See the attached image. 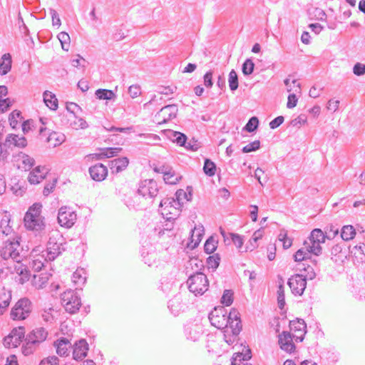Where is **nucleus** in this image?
Instances as JSON below:
<instances>
[{
    "mask_svg": "<svg viewBox=\"0 0 365 365\" xmlns=\"http://www.w3.org/2000/svg\"><path fill=\"white\" fill-rule=\"evenodd\" d=\"M21 237L7 240L0 250V256L3 259H11L15 262H22L26 257V252L20 245Z\"/></svg>",
    "mask_w": 365,
    "mask_h": 365,
    "instance_id": "f257e3e1",
    "label": "nucleus"
},
{
    "mask_svg": "<svg viewBox=\"0 0 365 365\" xmlns=\"http://www.w3.org/2000/svg\"><path fill=\"white\" fill-rule=\"evenodd\" d=\"M42 205L34 203L26 212L24 221L27 230L41 232L45 229L44 217L41 215Z\"/></svg>",
    "mask_w": 365,
    "mask_h": 365,
    "instance_id": "f03ea898",
    "label": "nucleus"
},
{
    "mask_svg": "<svg viewBox=\"0 0 365 365\" xmlns=\"http://www.w3.org/2000/svg\"><path fill=\"white\" fill-rule=\"evenodd\" d=\"M66 250V242L58 230L52 231L47 243V258L53 261Z\"/></svg>",
    "mask_w": 365,
    "mask_h": 365,
    "instance_id": "7ed1b4c3",
    "label": "nucleus"
},
{
    "mask_svg": "<svg viewBox=\"0 0 365 365\" xmlns=\"http://www.w3.org/2000/svg\"><path fill=\"white\" fill-rule=\"evenodd\" d=\"M47 336L48 332L43 327L33 329L25 339V344L22 346V353L25 356L32 354L37 346L46 339Z\"/></svg>",
    "mask_w": 365,
    "mask_h": 365,
    "instance_id": "20e7f679",
    "label": "nucleus"
},
{
    "mask_svg": "<svg viewBox=\"0 0 365 365\" xmlns=\"http://www.w3.org/2000/svg\"><path fill=\"white\" fill-rule=\"evenodd\" d=\"M188 289L195 295H202L208 289L209 283L207 276L200 272L190 275L187 281Z\"/></svg>",
    "mask_w": 365,
    "mask_h": 365,
    "instance_id": "39448f33",
    "label": "nucleus"
},
{
    "mask_svg": "<svg viewBox=\"0 0 365 365\" xmlns=\"http://www.w3.org/2000/svg\"><path fill=\"white\" fill-rule=\"evenodd\" d=\"M61 304L65 310L70 314H75L81 306L80 297L72 289L65 291L61 295Z\"/></svg>",
    "mask_w": 365,
    "mask_h": 365,
    "instance_id": "423d86ee",
    "label": "nucleus"
},
{
    "mask_svg": "<svg viewBox=\"0 0 365 365\" xmlns=\"http://www.w3.org/2000/svg\"><path fill=\"white\" fill-rule=\"evenodd\" d=\"M32 310L31 302L28 298L20 299L11 311V318L14 320L26 319Z\"/></svg>",
    "mask_w": 365,
    "mask_h": 365,
    "instance_id": "0eeeda50",
    "label": "nucleus"
},
{
    "mask_svg": "<svg viewBox=\"0 0 365 365\" xmlns=\"http://www.w3.org/2000/svg\"><path fill=\"white\" fill-rule=\"evenodd\" d=\"M208 318L211 324L218 329H228L229 314L223 307H215Z\"/></svg>",
    "mask_w": 365,
    "mask_h": 365,
    "instance_id": "6e6552de",
    "label": "nucleus"
},
{
    "mask_svg": "<svg viewBox=\"0 0 365 365\" xmlns=\"http://www.w3.org/2000/svg\"><path fill=\"white\" fill-rule=\"evenodd\" d=\"M67 113L61 116V121L63 125L70 126L74 129H85L88 127L87 122L81 118H78L73 111H71L69 106L66 107Z\"/></svg>",
    "mask_w": 365,
    "mask_h": 365,
    "instance_id": "1a4fd4ad",
    "label": "nucleus"
},
{
    "mask_svg": "<svg viewBox=\"0 0 365 365\" xmlns=\"http://www.w3.org/2000/svg\"><path fill=\"white\" fill-rule=\"evenodd\" d=\"M57 219L61 227L71 228L77 220V215L72 208L63 206L58 210Z\"/></svg>",
    "mask_w": 365,
    "mask_h": 365,
    "instance_id": "9d476101",
    "label": "nucleus"
},
{
    "mask_svg": "<svg viewBox=\"0 0 365 365\" xmlns=\"http://www.w3.org/2000/svg\"><path fill=\"white\" fill-rule=\"evenodd\" d=\"M158 187L155 180L147 179L140 181L138 188V194L145 198L153 199L158 195Z\"/></svg>",
    "mask_w": 365,
    "mask_h": 365,
    "instance_id": "9b49d317",
    "label": "nucleus"
},
{
    "mask_svg": "<svg viewBox=\"0 0 365 365\" xmlns=\"http://www.w3.org/2000/svg\"><path fill=\"white\" fill-rule=\"evenodd\" d=\"M159 206L163 208V215H170L169 219H177L180 215L181 208L178 207L174 197L163 199Z\"/></svg>",
    "mask_w": 365,
    "mask_h": 365,
    "instance_id": "f8f14e48",
    "label": "nucleus"
},
{
    "mask_svg": "<svg viewBox=\"0 0 365 365\" xmlns=\"http://www.w3.org/2000/svg\"><path fill=\"white\" fill-rule=\"evenodd\" d=\"M287 284L293 294L302 296L307 287V277L296 274L288 279Z\"/></svg>",
    "mask_w": 365,
    "mask_h": 365,
    "instance_id": "ddd939ff",
    "label": "nucleus"
},
{
    "mask_svg": "<svg viewBox=\"0 0 365 365\" xmlns=\"http://www.w3.org/2000/svg\"><path fill=\"white\" fill-rule=\"evenodd\" d=\"M12 272L16 274L15 277L16 282L21 284L28 282L31 277V272L28 267L21 262H16Z\"/></svg>",
    "mask_w": 365,
    "mask_h": 365,
    "instance_id": "4468645a",
    "label": "nucleus"
},
{
    "mask_svg": "<svg viewBox=\"0 0 365 365\" xmlns=\"http://www.w3.org/2000/svg\"><path fill=\"white\" fill-rule=\"evenodd\" d=\"M228 328L230 329L232 336L235 337H236L242 330L240 313L235 308H232L229 312Z\"/></svg>",
    "mask_w": 365,
    "mask_h": 365,
    "instance_id": "2eb2a0df",
    "label": "nucleus"
},
{
    "mask_svg": "<svg viewBox=\"0 0 365 365\" xmlns=\"http://www.w3.org/2000/svg\"><path fill=\"white\" fill-rule=\"evenodd\" d=\"M184 332L187 339L196 341L202 335L203 330L201 324L188 323L185 326Z\"/></svg>",
    "mask_w": 365,
    "mask_h": 365,
    "instance_id": "dca6fc26",
    "label": "nucleus"
},
{
    "mask_svg": "<svg viewBox=\"0 0 365 365\" xmlns=\"http://www.w3.org/2000/svg\"><path fill=\"white\" fill-rule=\"evenodd\" d=\"M3 145L5 148H12L14 147L23 148L27 145V140L24 136H19L16 134H9Z\"/></svg>",
    "mask_w": 365,
    "mask_h": 365,
    "instance_id": "f3484780",
    "label": "nucleus"
},
{
    "mask_svg": "<svg viewBox=\"0 0 365 365\" xmlns=\"http://www.w3.org/2000/svg\"><path fill=\"white\" fill-rule=\"evenodd\" d=\"M178 111V108L175 104L167 105L163 107L157 114L158 118H162L161 122L159 123H165L176 118Z\"/></svg>",
    "mask_w": 365,
    "mask_h": 365,
    "instance_id": "a211bd4d",
    "label": "nucleus"
},
{
    "mask_svg": "<svg viewBox=\"0 0 365 365\" xmlns=\"http://www.w3.org/2000/svg\"><path fill=\"white\" fill-rule=\"evenodd\" d=\"M14 158L18 163V168L25 171L30 170L35 164V160L23 152H19Z\"/></svg>",
    "mask_w": 365,
    "mask_h": 365,
    "instance_id": "6ab92c4d",
    "label": "nucleus"
},
{
    "mask_svg": "<svg viewBox=\"0 0 365 365\" xmlns=\"http://www.w3.org/2000/svg\"><path fill=\"white\" fill-rule=\"evenodd\" d=\"M290 330L294 332H299V335L293 334V337L296 341H302L306 333L307 325L304 321L302 319H297L296 320L290 321L289 322Z\"/></svg>",
    "mask_w": 365,
    "mask_h": 365,
    "instance_id": "aec40b11",
    "label": "nucleus"
},
{
    "mask_svg": "<svg viewBox=\"0 0 365 365\" xmlns=\"http://www.w3.org/2000/svg\"><path fill=\"white\" fill-rule=\"evenodd\" d=\"M88 172L91 178L97 182L104 180L108 175V168L102 163H97L90 167Z\"/></svg>",
    "mask_w": 365,
    "mask_h": 365,
    "instance_id": "412c9836",
    "label": "nucleus"
},
{
    "mask_svg": "<svg viewBox=\"0 0 365 365\" xmlns=\"http://www.w3.org/2000/svg\"><path fill=\"white\" fill-rule=\"evenodd\" d=\"M293 338V335L289 332L283 331L279 335L280 348L288 353H292L295 349V345L292 341Z\"/></svg>",
    "mask_w": 365,
    "mask_h": 365,
    "instance_id": "4be33fe9",
    "label": "nucleus"
},
{
    "mask_svg": "<svg viewBox=\"0 0 365 365\" xmlns=\"http://www.w3.org/2000/svg\"><path fill=\"white\" fill-rule=\"evenodd\" d=\"M88 344L86 339H80L73 346V357L75 360H82L87 356Z\"/></svg>",
    "mask_w": 365,
    "mask_h": 365,
    "instance_id": "5701e85b",
    "label": "nucleus"
},
{
    "mask_svg": "<svg viewBox=\"0 0 365 365\" xmlns=\"http://www.w3.org/2000/svg\"><path fill=\"white\" fill-rule=\"evenodd\" d=\"M168 307L175 316L183 312L185 309V304L182 302V296L180 294L175 295L169 300Z\"/></svg>",
    "mask_w": 365,
    "mask_h": 365,
    "instance_id": "b1692460",
    "label": "nucleus"
},
{
    "mask_svg": "<svg viewBox=\"0 0 365 365\" xmlns=\"http://www.w3.org/2000/svg\"><path fill=\"white\" fill-rule=\"evenodd\" d=\"M48 169L45 166H37L29 173L28 180L31 184H38L46 176Z\"/></svg>",
    "mask_w": 365,
    "mask_h": 365,
    "instance_id": "393cba45",
    "label": "nucleus"
},
{
    "mask_svg": "<svg viewBox=\"0 0 365 365\" xmlns=\"http://www.w3.org/2000/svg\"><path fill=\"white\" fill-rule=\"evenodd\" d=\"M129 164V160L126 157L115 158L109 162V167L113 174H117L124 170Z\"/></svg>",
    "mask_w": 365,
    "mask_h": 365,
    "instance_id": "a878e982",
    "label": "nucleus"
},
{
    "mask_svg": "<svg viewBox=\"0 0 365 365\" xmlns=\"http://www.w3.org/2000/svg\"><path fill=\"white\" fill-rule=\"evenodd\" d=\"M57 354L61 356H67L71 344L68 339L61 337L54 342Z\"/></svg>",
    "mask_w": 365,
    "mask_h": 365,
    "instance_id": "bb28decb",
    "label": "nucleus"
},
{
    "mask_svg": "<svg viewBox=\"0 0 365 365\" xmlns=\"http://www.w3.org/2000/svg\"><path fill=\"white\" fill-rule=\"evenodd\" d=\"M11 300V292L3 289L0 293V314H3L9 307Z\"/></svg>",
    "mask_w": 365,
    "mask_h": 365,
    "instance_id": "cd10ccee",
    "label": "nucleus"
},
{
    "mask_svg": "<svg viewBox=\"0 0 365 365\" xmlns=\"http://www.w3.org/2000/svg\"><path fill=\"white\" fill-rule=\"evenodd\" d=\"M331 259L335 263L343 262L344 259L346 258V252L343 251L342 247L340 245H336L331 249Z\"/></svg>",
    "mask_w": 365,
    "mask_h": 365,
    "instance_id": "c85d7f7f",
    "label": "nucleus"
},
{
    "mask_svg": "<svg viewBox=\"0 0 365 365\" xmlns=\"http://www.w3.org/2000/svg\"><path fill=\"white\" fill-rule=\"evenodd\" d=\"M11 56L10 53H5L1 56L0 61V75L7 74L11 68Z\"/></svg>",
    "mask_w": 365,
    "mask_h": 365,
    "instance_id": "c756f323",
    "label": "nucleus"
},
{
    "mask_svg": "<svg viewBox=\"0 0 365 365\" xmlns=\"http://www.w3.org/2000/svg\"><path fill=\"white\" fill-rule=\"evenodd\" d=\"M65 140V135L58 132H51L46 138V141L49 143V146L53 148L61 145Z\"/></svg>",
    "mask_w": 365,
    "mask_h": 365,
    "instance_id": "7c9ffc66",
    "label": "nucleus"
},
{
    "mask_svg": "<svg viewBox=\"0 0 365 365\" xmlns=\"http://www.w3.org/2000/svg\"><path fill=\"white\" fill-rule=\"evenodd\" d=\"M168 137L173 143H175L180 146L185 145L187 139L186 135L184 133L173 130L169 131Z\"/></svg>",
    "mask_w": 365,
    "mask_h": 365,
    "instance_id": "2f4dec72",
    "label": "nucleus"
},
{
    "mask_svg": "<svg viewBox=\"0 0 365 365\" xmlns=\"http://www.w3.org/2000/svg\"><path fill=\"white\" fill-rule=\"evenodd\" d=\"M9 334L13 336L14 347H17L25 336L24 328L22 327L14 328Z\"/></svg>",
    "mask_w": 365,
    "mask_h": 365,
    "instance_id": "473e14b6",
    "label": "nucleus"
},
{
    "mask_svg": "<svg viewBox=\"0 0 365 365\" xmlns=\"http://www.w3.org/2000/svg\"><path fill=\"white\" fill-rule=\"evenodd\" d=\"M43 101L45 104L51 110H56L58 108V100L55 95L48 91L43 93Z\"/></svg>",
    "mask_w": 365,
    "mask_h": 365,
    "instance_id": "72a5a7b5",
    "label": "nucleus"
},
{
    "mask_svg": "<svg viewBox=\"0 0 365 365\" xmlns=\"http://www.w3.org/2000/svg\"><path fill=\"white\" fill-rule=\"evenodd\" d=\"M311 252L304 242L303 247L298 250L294 255V259L295 262H302L310 257Z\"/></svg>",
    "mask_w": 365,
    "mask_h": 365,
    "instance_id": "f704fd0d",
    "label": "nucleus"
},
{
    "mask_svg": "<svg viewBox=\"0 0 365 365\" xmlns=\"http://www.w3.org/2000/svg\"><path fill=\"white\" fill-rule=\"evenodd\" d=\"M356 235V230L352 225H344L341 230V237L344 241L352 240Z\"/></svg>",
    "mask_w": 365,
    "mask_h": 365,
    "instance_id": "c9c22d12",
    "label": "nucleus"
},
{
    "mask_svg": "<svg viewBox=\"0 0 365 365\" xmlns=\"http://www.w3.org/2000/svg\"><path fill=\"white\" fill-rule=\"evenodd\" d=\"M175 200L177 203L178 207H182L184 203V201H190L192 200V193H190V197L187 198V193L182 189L178 190L175 195Z\"/></svg>",
    "mask_w": 365,
    "mask_h": 365,
    "instance_id": "e433bc0d",
    "label": "nucleus"
},
{
    "mask_svg": "<svg viewBox=\"0 0 365 365\" xmlns=\"http://www.w3.org/2000/svg\"><path fill=\"white\" fill-rule=\"evenodd\" d=\"M72 280L75 284H76V289H78V286L83 285L86 282V277L85 276L84 270H76L73 272L72 276Z\"/></svg>",
    "mask_w": 365,
    "mask_h": 365,
    "instance_id": "4c0bfd02",
    "label": "nucleus"
},
{
    "mask_svg": "<svg viewBox=\"0 0 365 365\" xmlns=\"http://www.w3.org/2000/svg\"><path fill=\"white\" fill-rule=\"evenodd\" d=\"M326 236L320 229H314L307 241H314L317 242H324Z\"/></svg>",
    "mask_w": 365,
    "mask_h": 365,
    "instance_id": "58836bf2",
    "label": "nucleus"
},
{
    "mask_svg": "<svg viewBox=\"0 0 365 365\" xmlns=\"http://www.w3.org/2000/svg\"><path fill=\"white\" fill-rule=\"evenodd\" d=\"M96 96L101 100H111L115 96L113 91L102 88L96 91Z\"/></svg>",
    "mask_w": 365,
    "mask_h": 365,
    "instance_id": "ea45409f",
    "label": "nucleus"
},
{
    "mask_svg": "<svg viewBox=\"0 0 365 365\" xmlns=\"http://www.w3.org/2000/svg\"><path fill=\"white\" fill-rule=\"evenodd\" d=\"M228 83L229 87L232 91H235L238 88V76L234 69H232L229 73Z\"/></svg>",
    "mask_w": 365,
    "mask_h": 365,
    "instance_id": "a19ab883",
    "label": "nucleus"
},
{
    "mask_svg": "<svg viewBox=\"0 0 365 365\" xmlns=\"http://www.w3.org/2000/svg\"><path fill=\"white\" fill-rule=\"evenodd\" d=\"M203 170L207 175L210 177L214 176L216 173V165L211 160L205 159L204 162Z\"/></svg>",
    "mask_w": 365,
    "mask_h": 365,
    "instance_id": "79ce46f5",
    "label": "nucleus"
},
{
    "mask_svg": "<svg viewBox=\"0 0 365 365\" xmlns=\"http://www.w3.org/2000/svg\"><path fill=\"white\" fill-rule=\"evenodd\" d=\"M217 241H216L213 237H210L206 240V242L204 245L205 252L207 254L213 253L217 247Z\"/></svg>",
    "mask_w": 365,
    "mask_h": 365,
    "instance_id": "37998d69",
    "label": "nucleus"
},
{
    "mask_svg": "<svg viewBox=\"0 0 365 365\" xmlns=\"http://www.w3.org/2000/svg\"><path fill=\"white\" fill-rule=\"evenodd\" d=\"M10 222V215L5 214L0 222V228L2 229L1 232L5 235H9L11 231V227L9 225Z\"/></svg>",
    "mask_w": 365,
    "mask_h": 365,
    "instance_id": "c03bdc74",
    "label": "nucleus"
},
{
    "mask_svg": "<svg viewBox=\"0 0 365 365\" xmlns=\"http://www.w3.org/2000/svg\"><path fill=\"white\" fill-rule=\"evenodd\" d=\"M255 68V63L250 58H247L242 66V72L244 76H250L251 75Z\"/></svg>",
    "mask_w": 365,
    "mask_h": 365,
    "instance_id": "a18cd8bd",
    "label": "nucleus"
},
{
    "mask_svg": "<svg viewBox=\"0 0 365 365\" xmlns=\"http://www.w3.org/2000/svg\"><path fill=\"white\" fill-rule=\"evenodd\" d=\"M306 246L309 250V252L312 254L315 255H319L322 253V247L321 244L322 242H317L314 241H304Z\"/></svg>",
    "mask_w": 365,
    "mask_h": 365,
    "instance_id": "49530a36",
    "label": "nucleus"
},
{
    "mask_svg": "<svg viewBox=\"0 0 365 365\" xmlns=\"http://www.w3.org/2000/svg\"><path fill=\"white\" fill-rule=\"evenodd\" d=\"M58 38L61 42V47L64 51H68L70 48V36L64 31H62L58 34Z\"/></svg>",
    "mask_w": 365,
    "mask_h": 365,
    "instance_id": "de8ad7c7",
    "label": "nucleus"
},
{
    "mask_svg": "<svg viewBox=\"0 0 365 365\" xmlns=\"http://www.w3.org/2000/svg\"><path fill=\"white\" fill-rule=\"evenodd\" d=\"M100 151H103L105 158H110L117 156L121 152L122 148H102L98 149Z\"/></svg>",
    "mask_w": 365,
    "mask_h": 365,
    "instance_id": "09e8293b",
    "label": "nucleus"
},
{
    "mask_svg": "<svg viewBox=\"0 0 365 365\" xmlns=\"http://www.w3.org/2000/svg\"><path fill=\"white\" fill-rule=\"evenodd\" d=\"M201 228H202V226L200 228L195 227L192 230L191 240L192 242H194L193 247H197L201 241L202 237V233L201 232H203V229Z\"/></svg>",
    "mask_w": 365,
    "mask_h": 365,
    "instance_id": "8fccbe9b",
    "label": "nucleus"
},
{
    "mask_svg": "<svg viewBox=\"0 0 365 365\" xmlns=\"http://www.w3.org/2000/svg\"><path fill=\"white\" fill-rule=\"evenodd\" d=\"M277 303L280 309H283L285 306V294L283 284H279L277 290Z\"/></svg>",
    "mask_w": 365,
    "mask_h": 365,
    "instance_id": "3c124183",
    "label": "nucleus"
},
{
    "mask_svg": "<svg viewBox=\"0 0 365 365\" xmlns=\"http://www.w3.org/2000/svg\"><path fill=\"white\" fill-rule=\"evenodd\" d=\"M220 262V257L219 254H215L213 255L209 256L207 258V264L208 268H211L213 270H215L218 267Z\"/></svg>",
    "mask_w": 365,
    "mask_h": 365,
    "instance_id": "603ef678",
    "label": "nucleus"
},
{
    "mask_svg": "<svg viewBox=\"0 0 365 365\" xmlns=\"http://www.w3.org/2000/svg\"><path fill=\"white\" fill-rule=\"evenodd\" d=\"M258 125H259L258 118L255 116H253L250 118V120H248V122L247 123V124L245 126V129L249 133H252L257 129Z\"/></svg>",
    "mask_w": 365,
    "mask_h": 365,
    "instance_id": "864d4df0",
    "label": "nucleus"
},
{
    "mask_svg": "<svg viewBox=\"0 0 365 365\" xmlns=\"http://www.w3.org/2000/svg\"><path fill=\"white\" fill-rule=\"evenodd\" d=\"M351 253L359 257L362 261H365V244L361 243L352 248Z\"/></svg>",
    "mask_w": 365,
    "mask_h": 365,
    "instance_id": "5fc2aeb1",
    "label": "nucleus"
},
{
    "mask_svg": "<svg viewBox=\"0 0 365 365\" xmlns=\"http://www.w3.org/2000/svg\"><path fill=\"white\" fill-rule=\"evenodd\" d=\"M163 179L165 183L174 185L179 181L181 177L177 176L174 173L170 171L163 173Z\"/></svg>",
    "mask_w": 365,
    "mask_h": 365,
    "instance_id": "6e6d98bb",
    "label": "nucleus"
},
{
    "mask_svg": "<svg viewBox=\"0 0 365 365\" xmlns=\"http://www.w3.org/2000/svg\"><path fill=\"white\" fill-rule=\"evenodd\" d=\"M233 302V292L231 290L225 289L221 298V303L225 306H230Z\"/></svg>",
    "mask_w": 365,
    "mask_h": 365,
    "instance_id": "4d7b16f0",
    "label": "nucleus"
},
{
    "mask_svg": "<svg viewBox=\"0 0 365 365\" xmlns=\"http://www.w3.org/2000/svg\"><path fill=\"white\" fill-rule=\"evenodd\" d=\"M17 118H22L21 113L19 110H15L10 114L9 118L10 125L13 128H16L18 125L19 123Z\"/></svg>",
    "mask_w": 365,
    "mask_h": 365,
    "instance_id": "13d9d810",
    "label": "nucleus"
},
{
    "mask_svg": "<svg viewBox=\"0 0 365 365\" xmlns=\"http://www.w3.org/2000/svg\"><path fill=\"white\" fill-rule=\"evenodd\" d=\"M260 148V141L257 140L244 146L242 151L245 153L257 150Z\"/></svg>",
    "mask_w": 365,
    "mask_h": 365,
    "instance_id": "bf43d9fd",
    "label": "nucleus"
},
{
    "mask_svg": "<svg viewBox=\"0 0 365 365\" xmlns=\"http://www.w3.org/2000/svg\"><path fill=\"white\" fill-rule=\"evenodd\" d=\"M250 358V355L237 354L235 357H232V365H245L244 361Z\"/></svg>",
    "mask_w": 365,
    "mask_h": 365,
    "instance_id": "052dcab7",
    "label": "nucleus"
},
{
    "mask_svg": "<svg viewBox=\"0 0 365 365\" xmlns=\"http://www.w3.org/2000/svg\"><path fill=\"white\" fill-rule=\"evenodd\" d=\"M307 123V116L304 114H301L296 118L293 119L290 122V125L294 127H300Z\"/></svg>",
    "mask_w": 365,
    "mask_h": 365,
    "instance_id": "680f3d73",
    "label": "nucleus"
},
{
    "mask_svg": "<svg viewBox=\"0 0 365 365\" xmlns=\"http://www.w3.org/2000/svg\"><path fill=\"white\" fill-rule=\"evenodd\" d=\"M204 80V85L207 88H212L213 86V81H212V71H209L206 72L203 76Z\"/></svg>",
    "mask_w": 365,
    "mask_h": 365,
    "instance_id": "e2e57ef3",
    "label": "nucleus"
},
{
    "mask_svg": "<svg viewBox=\"0 0 365 365\" xmlns=\"http://www.w3.org/2000/svg\"><path fill=\"white\" fill-rule=\"evenodd\" d=\"M128 93L132 98L138 97L140 93V87L138 85H132L128 88Z\"/></svg>",
    "mask_w": 365,
    "mask_h": 365,
    "instance_id": "0e129e2a",
    "label": "nucleus"
},
{
    "mask_svg": "<svg viewBox=\"0 0 365 365\" xmlns=\"http://www.w3.org/2000/svg\"><path fill=\"white\" fill-rule=\"evenodd\" d=\"M50 14L52 18V24L53 26L59 27L61 24V19L58 16V13L53 9H50Z\"/></svg>",
    "mask_w": 365,
    "mask_h": 365,
    "instance_id": "69168bd1",
    "label": "nucleus"
},
{
    "mask_svg": "<svg viewBox=\"0 0 365 365\" xmlns=\"http://www.w3.org/2000/svg\"><path fill=\"white\" fill-rule=\"evenodd\" d=\"M353 72L359 76L365 74V65L361 63H356L354 66Z\"/></svg>",
    "mask_w": 365,
    "mask_h": 365,
    "instance_id": "338daca9",
    "label": "nucleus"
},
{
    "mask_svg": "<svg viewBox=\"0 0 365 365\" xmlns=\"http://www.w3.org/2000/svg\"><path fill=\"white\" fill-rule=\"evenodd\" d=\"M58 359L55 356H50L47 359H43L39 365H58Z\"/></svg>",
    "mask_w": 365,
    "mask_h": 365,
    "instance_id": "774afa93",
    "label": "nucleus"
}]
</instances>
